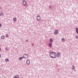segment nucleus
Instances as JSON below:
<instances>
[{
  "mask_svg": "<svg viewBox=\"0 0 78 78\" xmlns=\"http://www.w3.org/2000/svg\"><path fill=\"white\" fill-rule=\"evenodd\" d=\"M49 41L52 42H53V40L51 38H50L49 40Z\"/></svg>",
  "mask_w": 78,
  "mask_h": 78,
  "instance_id": "f8f14e48",
  "label": "nucleus"
},
{
  "mask_svg": "<svg viewBox=\"0 0 78 78\" xmlns=\"http://www.w3.org/2000/svg\"><path fill=\"white\" fill-rule=\"evenodd\" d=\"M57 57H59V55H57Z\"/></svg>",
  "mask_w": 78,
  "mask_h": 78,
  "instance_id": "a878e982",
  "label": "nucleus"
},
{
  "mask_svg": "<svg viewBox=\"0 0 78 78\" xmlns=\"http://www.w3.org/2000/svg\"><path fill=\"white\" fill-rule=\"evenodd\" d=\"M13 78H19V75H16Z\"/></svg>",
  "mask_w": 78,
  "mask_h": 78,
  "instance_id": "423d86ee",
  "label": "nucleus"
},
{
  "mask_svg": "<svg viewBox=\"0 0 78 78\" xmlns=\"http://www.w3.org/2000/svg\"><path fill=\"white\" fill-rule=\"evenodd\" d=\"M24 55L23 56V57H19V58L18 59H19V60H21L23 59V58H24L25 59H26V58H28V57H23Z\"/></svg>",
  "mask_w": 78,
  "mask_h": 78,
  "instance_id": "f03ea898",
  "label": "nucleus"
},
{
  "mask_svg": "<svg viewBox=\"0 0 78 78\" xmlns=\"http://www.w3.org/2000/svg\"><path fill=\"white\" fill-rule=\"evenodd\" d=\"M5 37L4 36H2V37H1V39H3Z\"/></svg>",
  "mask_w": 78,
  "mask_h": 78,
  "instance_id": "4468645a",
  "label": "nucleus"
},
{
  "mask_svg": "<svg viewBox=\"0 0 78 78\" xmlns=\"http://www.w3.org/2000/svg\"><path fill=\"white\" fill-rule=\"evenodd\" d=\"M24 55H26V56H27V54H24Z\"/></svg>",
  "mask_w": 78,
  "mask_h": 78,
  "instance_id": "b1692460",
  "label": "nucleus"
},
{
  "mask_svg": "<svg viewBox=\"0 0 78 78\" xmlns=\"http://www.w3.org/2000/svg\"><path fill=\"white\" fill-rule=\"evenodd\" d=\"M34 44H32V47H34Z\"/></svg>",
  "mask_w": 78,
  "mask_h": 78,
  "instance_id": "5701e85b",
  "label": "nucleus"
},
{
  "mask_svg": "<svg viewBox=\"0 0 78 78\" xmlns=\"http://www.w3.org/2000/svg\"><path fill=\"white\" fill-rule=\"evenodd\" d=\"M23 5H25L26 4V2L25 1H23Z\"/></svg>",
  "mask_w": 78,
  "mask_h": 78,
  "instance_id": "1a4fd4ad",
  "label": "nucleus"
},
{
  "mask_svg": "<svg viewBox=\"0 0 78 78\" xmlns=\"http://www.w3.org/2000/svg\"><path fill=\"white\" fill-rule=\"evenodd\" d=\"M76 33L77 34H78V28H76Z\"/></svg>",
  "mask_w": 78,
  "mask_h": 78,
  "instance_id": "9d476101",
  "label": "nucleus"
},
{
  "mask_svg": "<svg viewBox=\"0 0 78 78\" xmlns=\"http://www.w3.org/2000/svg\"><path fill=\"white\" fill-rule=\"evenodd\" d=\"M37 20L38 21H40V20H41V17L40 16H37Z\"/></svg>",
  "mask_w": 78,
  "mask_h": 78,
  "instance_id": "20e7f679",
  "label": "nucleus"
},
{
  "mask_svg": "<svg viewBox=\"0 0 78 78\" xmlns=\"http://www.w3.org/2000/svg\"><path fill=\"white\" fill-rule=\"evenodd\" d=\"M75 37H76V39H78V36H76Z\"/></svg>",
  "mask_w": 78,
  "mask_h": 78,
  "instance_id": "6ab92c4d",
  "label": "nucleus"
},
{
  "mask_svg": "<svg viewBox=\"0 0 78 78\" xmlns=\"http://www.w3.org/2000/svg\"><path fill=\"white\" fill-rule=\"evenodd\" d=\"M26 42H28V40H26Z\"/></svg>",
  "mask_w": 78,
  "mask_h": 78,
  "instance_id": "393cba45",
  "label": "nucleus"
},
{
  "mask_svg": "<svg viewBox=\"0 0 78 78\" xmlns=\"http://www.w3.org/2000/svg\"><path fill=\"white\" fill-rule=\"evenodd\" d=\"M2 26V25L1 23H0V27H1Z\"/></svg>",
  "mask_w": 78,
  "mask_h": 78,
  "instance_id": "4be33fe9",
  "label": "nucleus"
},
{
  "mask_svg": "<svg viewBox=\"0 0 78 78\" xmlns=\"http://www.w3.org/2000/svg\"><path fill=\"white\" fill-rule=\"evenodd\" d=\"M13 20L14 21H16V18H13Z\"/></svg>",
  "mask_w": 78,
  "mask_h": 78,
  "instance_id": "2eb2a0df",
  "label": "nucleus"
},
{
  "mask_svg": "<svg viewBox=\"0 0 78 78\" xmlns=\"http://www.w3.org/2000/svg\"><path fill=\"white\" fill-rule=\"evenodd\" d=\"M5 36V37H8L9 36L7 34H6Z\"/></svg>",
  "mask_w": 78,
  "mask_h": 78,
  "instance_id": "f3484780",
  "label": "nucleus"
},
{
  "mask_svg": "<svg viewBox=\"0 0 78 78\" xmlns=\"http://www.w3.org/2000/svg\"><path fill=\"white\" fill-rule=\"evenodd\" d=\"M5 50H6L7 51H8V48H7V47H5Z\"/></svg>",
  "mask_w": 78,
  "mask_h": 78,
  "instance_id": "dca6fc26",
  "label": "nucleus"
},
{
  "mask_svg": "<svg viewBox=\"0 0 78 78\" xmlns=\"http://www.w3.org/2000/svg\"><path fill=\"white\" fill-rule=\"evenodd\" d=\"M0 16H1V15H0Z\"/></svg>",
  "mask_w": 78,
  "mask_h": 78,
  "instance_id": "c85d7f7f",
  "label": "nucleus"
},
{
  "mask_svg": "<svg viewBox=\"0 0 78 78\" xmlns=\"http://www.w3.org/2000/svg\"><path fill=\"white\" fill-rule=\"evenodd\" d=\"M52 56H54V57L55 56L54 55H52Z\"/></svg>",
  "mask_w": 78,
  "mask_h": 78,
  "instance_id": "bb28decb",
  "label": "nucleus"
},
{
  "mask_svg": "<svg viewBox=\"0 0 78 78\" xmlns=\"http://www.w3.org/2000/svg\"><path fill=\"white\" fill-rule=\"evenodd\" d=\"M51 5H49V8L50 9H51Z\"/></svg>",
  "mask_w": 78,
  "mask_h": 78,
  "instance_id": "aec40b11",
  "label": "nucleus"
},
{
  "mask_svg": "<svg viewBox=\"0 0 78 78\" xmlns=\"http://www.w3.org/2000/svg\"><path fill=\"white\" fill-rule=\"evenodd\" d=\"M1 14L2 15V16H4L3 14L2 13H1Z\"/></svg>",
  "mask_w": 78,
  "mask_h": 78,
  "instance_id": "412c9836",
  "label": "nucleus"
},
{
  "mask_svg": "<svg viewBox=\"0 0 78 78\" xmlns=\"http://www.w3.org/2000/svg\"><path fill=\"white\" fill-rule=\"evenodd\" d=\"M23 57H24V56H23Z\"/></svg>",
  "mask_w": 78,
  "mask_h": 78,
  "instance_id": "cd10ccee",
  "label": "nucleus"
},
{
  "mask_svg": "<svg viewBox=\"0 0 78 78\" xmlns=\"http://www.w3.org/2000/svg\"><path fill=\"white\" fill-rule=\"evenodd\" d=\"M72 69H73V70H74V71H75V66H72Z\"/></svg>",
  "mask_w": 78,
  "mask_h": 78,
  "instance_id": "6e6552de",
  "label": "nucleus"
},
{
  "mask_svg": "<svg viewBox=\"0 0 78 78\" xmlns=\"http://www.w3.org/2000/svg\"><path fill=\"white\" fill-rule=\"evenodd\" d=\"M57 55L60 56V54L59 53H57Z\"/></svg>",
  "mask_w": 78,
  "mask_h": 78,
  "instance_id": "a211bd4d",
  "label": "nucleus"
},
{
  "mask_svg": "<svg viewBox=\"0 0 78 78\" xmlns=\"http://www.w3.org/2000/svg\"><path fill=\"white\" fill-rule=\"evenodd\" d=\"M5 61L6 62H8L9 61V59L8 58H6L5 59Z\"/></svg>",
  "mask_w": 78,
  "mask_h": 78,
  "instance_id": "9b49d317",
  "label": "nucleus"
},
{
  "mask_svg": "<svg viewBox=\"0 0 78 78\" xmlns=\"http://www.w3.org/2000/svg\"><path fill=\"white\" fill-rule=\"evenodd\" d=\"M62 41L64 42L65 41V39L64 38H62L61 40Z\"/></svg>",
  "mask_w": 78,
  "mask_h": 78,
  "instance_id": "ddd939ff",
  "label": "nucleus"
},
{
  "mask_svg": "<svg viewBox=\"0 0 78 78\" xmlns=\"http://www.w3.org/2000/svg\"><path fill=\"white\" fill-rule=\"evenodd\" d=\"M58 30H55V31L54 32V34L55 35H57L58 33Z\"/></svg>",
  "mask_w": 78,
  "mask_h": 78,
  "instance_id": "7ed1b4c3",
  "label": "nucleus"
},
{
  "mask_svg": "<svg viewBox=\"0 0 78 78\" xmlns=\"http://www.w3.org/2000/svg\"><path fill=\"white\" fill-rule=\"evenodd\" d=\"M57 55L55 52H52L49 54L50 57L52 58H56Z\"/></svg>",
  "mask_w": 78,
  "mask_h": 78,
  "instance_id": "f257e3e1",
  "label": "nucleus"
},
{
  "mask_svg": "<svg viewBox=\"0 0 78 78\" xmlns=\"http://www.w3.org/2000/svg\"><path fill=\"white\" fill-rule=\"evenodd\" d=\"M30 61L29 60H27L26 63H27V64L28 65H29L30 64Z\"/></svg>",
  "mask_w": 78,
  "mask_h": 78,
  "instance_id": "39448f33",
  "label": "nucleus"
},
{
  "mask_svg": "<svg viewBox=\"0 0 78 78\" xmlns=\"http://www.w3.org/2000/svg\"><path fill=\"white\" fill-rule=\"evenodd\" d=\"M49 46L50 47H51L52 46V43L51 42H50L48 44Z\"/></svg>",
  "mask_w": 78,
  "mask_h": 78,
  "instance_id": "0eeeda50",
  "label": "nucleus"
}]
</instances>
